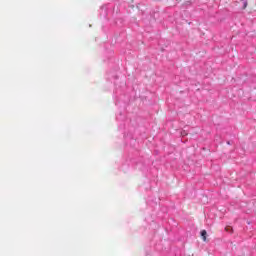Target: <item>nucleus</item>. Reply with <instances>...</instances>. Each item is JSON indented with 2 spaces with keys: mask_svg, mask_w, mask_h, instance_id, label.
Returning <instances> with one entry per match:
<instances>
[{
  "mask_svg": "<svg viewBox=\"0 0 256 256\" xmlns=\"http://www.w3.org/2000/svg\"><path fill=\"white\" fill-rule=\"evenodd\" d=\"M201 235H202V237H203V240H204V241H207V231L203 230V231L201 232Z\"/></svg>",
  "mask_w": 256,
  "mask_h": 256,
  "instance_id": "nucleus-1",
  "label": "nucleus"
},
{
  "mask_svg": "<svg viewBox=\"0 0 256 256\" xmlns=\"http://www.w3.org/2000/svg\"><path fill=\"white\" fill-rule=\"evenodd\" d=\"M247 5H248L247 0H244V2H243V9H247Z\"/></svg>",
  "mask_w": 256,
  "mask_h": 256,
  "instance_id": "nucleus-2",
  "label": "nucleus"
},
{
  "mask_svg": "<svg viewBox=\"0 0 256 256\" xmlns=\"http://www.w3.org/2000/svg\"><path fill=\"white\" fill-rule=\"evenodd\" d=\"M182 135H187V133H185V132H182Z\"/></svg>",
  "mask_w": 256,
  "mask_h": 256,
  "instance_id": "nucleus-3",
  "label": "nucleus"
}]
</instances>
